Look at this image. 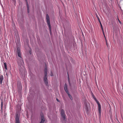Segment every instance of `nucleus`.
Instances as JSON below:
<instances>
[{"instance_id":"f257e3e1","label":"nucleus","mask_w":123,"mask_h":123,"mask_svg":"<svg viewBox=\"0 0 123 123\" xmlns=\"http://www.w3.org/2000/svg\"><path fill=\"white\" fill-rule=\"evenodd\" d=\"M47 67L45 66L44 69V76L43 77V80L45 84L47 86L48 85V82L47 80Z\"/></svg>"},{"instance_id":"f03ea898","label":"nucleus","mask_w":123,"mask_h":123,"mask_svg":"<svg viewBox=\"0 0 123 123\" xmlns=\"http://www.w3.org/2000/svg\"><path fill=\"white\" fill-rule=\"evenodd\" d=\"M21 65H22V67L20 66L19 67V70L21 72V73L22 74L25 71V68L24 67L23 65L24 64V62L23 60H21L20 61H18V63L20 65L21 64Z\"/></svg>"},{"instance_id":"7ed1b4c3","label":"nucleus","mask_w":123,"mask_h":123,"mask_svg":"<svg viewBox=\"0 0 123 123\" xmlns=\"http://www.w3.org/2000/svg\"><path fill=\"white\" fill-rule=\"evenodd\" d=\"M46 18L47 23L49 26L50 31H51V27L50 26L49 21V15L48 14H47L46 15Z\"/></svg>"},{"instance_id":"20e7f679","label":"nucleus","mask_w":123,"mask_h":123,"mask_svg":"<svg viewBox=\"0 0 123 123\" xmlns=\"http://www.w3.org/2000/svg\"><path fill=\"white\" fill-rule=\"evenodd\" d=\"M95 101L97 103L98 106V111L99 113V117L100 118L101 116V106L100 104L98 102L97 100H95Z\"/></svg>"},{"instance_id":"39448f33","label":"nucleus","mask_w":123,"mask_h":123,"mask_svg":"<svg viewBox=\"0 0 123 123\" xmlns=\"http://www.w3.org/2000/svg\"><path fill=\"white\" fill-rule=\"evenodd\" d=\"M61 116L62 118L64 120H66V118L65 117V114L64 111L63 109H62L61 111Z\"/></svg>"},{"instance_id":"423d86ee","label":"nucleus","mask_w":123,"mask_h":123,"mask_svg":"<svg viewBox=\"0 0 123 123\" xmlns=\"http://www.w3.org/2000/svg\"><path fill=\"white\" fill-rule=\"evenodd\" d=\"M85 108L86 111H88L89 110L90 107V104L89 103L87 102L85 103Z\"/></svg>"},{"instance_id":"0eeeda50","label":"nucleus","mask_w":123,"mask_h":123,"mask_svg":"<svg viewBox=\"0 0 123 123\" xmlns=\"http://www.w3.org/2000/svg\"><path fill=\"white\" fill-rule=\"evenodd\" d=\"M19 115L17 113L16 115V123H20L19 121Z\"/></svg>"},{"instance_id":"6e6552de","label":"nucleus","mask_w":123,"mask_h":123,"mask_svg":"<svg viewBox=\"0 0 123 123\" xmlns=\"http://www.w3.org/2000/svg\"><path fill=\"white\" fill-rule=\"evenodd\" d=\"M17 49L18 55V56L20 57V58L21 59V57L19 48L17 47Z\"/></svg>"},{"instance_id":"1a4fd4ad","label":"nucleus","mask_w":123,"mask_h":123,"mask_svg":"<svg viewBox=\"0 0 123 123\" xmlns=\"http://www.w3.org/2000/svg\"><path fill=\"white\" fill-rule=\"evenodd\" d=\"M41 120L40 123H43L45 121V120L43 116V115L41 116Z\"/></svg>"},{"instance_id":"9d476101","label":"nucleus","mask_w":123,"mask_h":123,"mask_svg":"<svg viewBox=\"0 0 123 123\" xmlns=\"http://www.w3.org/2000/svg\"><path fill=\"white\" fill-rule=\"evenodd\" d=\"M17 85L18 88H19L20 90H21L22 88V86L21 84L19 83H18Z\"/></svg>"},{"instance_id":"9b49d317","label":"nucleus","mask_w":123,"mask_h":123,"mask_svg":"<svg viewBox=\"0 0 123 123\" xmlns=\"http://www.w3.org/2000/svg\"><path fill=\"white\" fill-rule=\"evenodd\" d=\"M3 79V76L2 75L0 76V82L1 84H2V81Z\"/></svg>"},{"instance_id":"f8f14e48","label":"nucleus","mask_w":123,"mask_h":123,"mask_svg":"<svg viewBox=\"0 0 123 123\" xmlns=\"http://www.w3.org/2000/svg\"><path fill=\"white\" fill-rule=\"evenodd\" d=\"M64 88L65 90H67V85L66 83H65Z\"/></svg>"},{"instance_id":"ddd939ff","label":"nucleus","mask_w":123,"mask_h":123,"mask_svg":"<svg viewBox=\"0 0 123 123\" xmlns=\"http://www.w3.org/2000/svg\"><path fill=\"white\" fill-rule=\"evenodd\" d=\"M27 12L28 13H29V6L27 2Z\"/></svg>"},{"instance_id":"4468645a","label":"nucleus","mask_w":123,"mask_h":123,"mask_svg":"<svg viewBox=\"0 0 123 123\" xmlns=\"http://www.w3.org/2000/svg\"><path fill=\"white\" fill-rule=\"evenodd\" d=\"M96 17H97V18H98V19L99 21V23H100V26H101V24H101V22L100 21V19L99 18V17H98V15H97V14H96Z\"/></svg>"},{"instance_id":"2eb2a0df","label":"nucleus","mask_w":123,"mask_h":123,"mask_svg":"<svg viewBox=\"0 0 123 123\" xmlns=\"http://www.w3.org/2000/svg\"><path fill=\"white\" fill-rule=\"evenodd\" d=\"M4 67L5 68V69L6 70L7 69V65L6 64V63H4Z\"/></svg>"},{"instance_id":"dca6fc26","label":"nucleus","mask_w":123,"mask_h":123,"mask_svg":"<svg viewBox=\"0 0 123 123\" xmlns=\"http://www.w3.org/2000/svg\"><path fill=\"white\" fill-rule=\"evenodd\" d=\"M68 96H69V97L70 98V99L71 100H72L73 99V98H72V97L71 95H70V94H68Z\"/></svg>"},{"instance_id":"f3484780","label":"nucleus","mask_w":123,"mask_h":123,"mask_svg":"<svg viewBox=\"0 0 123 123\" xmlns=\"http://www.w3.org/2000/svg\"><path fill=\"white\" fill-rule=\"evenodd\" d=\"M3 103L2 101H1V110H2V108L3 107Z\"/></svg>"},{"instance_id":"a211bd4d","label":"nucleus","mask_w":123,"mask_h":123,"mask_svg":"<svg viewBox=\"0 0 123 123\" xmlns=\"http://www.w3.org/2000/svg\"><path fill=\"white\" fill-rule=\"evenodd\" d=\"M101 28L102 29V32H103V34L104 35L105 34H104V30H103V29L102 26V24H101Z\"/></svg>"},{"instance_id":"6ab92c4d","label":"nucleus","mask_w":123,"mask_h":123,"mask_svg":"<svg viewBox=\"0 0 123 123\" xmlns=\"http://www.w3.org/2000/svg\"><path fill=\"white\" fill-rule=\"evenodd\" d=\"M92 97H93L94 99L95 100H96V98L95 97L94 95H93V94L92 93Z\"/></svg>"},{"instance_id":"aec40b11","label":"nucleus","mask_w":123,"mask_h":123,"mask_svg":"<svg viewBox=\"0 0 123 123\" xmlns=\"http://www.w3.org/2000/svg\"><path fill=\"white\" fill-rule=\"evenodd\" d=\"M65 91L66 92V93L68 94H68H69V92H68L67 90H65Z\"/></svg>"},{"instance_id":"412c9836","label":"nucleus","mask_w":123,"mask_h":123,"mask_svg":"<svg viewBox=\"0 0 123 123\" xmlns=\"http://www.w3.org/2000/svg\"><path fill=\"white\" fill-rule=\"evenodd\" d=\"M95 44H96V45H95V47L96 48H98V43H96V42L95 43Z\"/></svg>"},{"instance_id":"4be33fe9","label":"nucleus","mask_w":123,"mask_h":123,"mask_svg":"<svg viewBox=\"0 0 123 123\" xmlns=\"http://www.w3.org/2000/svg\"><path fill=\"white\" fill-rule=\"evenodd\" d=\"M118 20L119 21V22L120 23V24H121V21H120V20H119V19L118 18Z\"/></svg>"},{"instance_id":"5701e85b","label":"nucleus","mask_w":123,"mask_h":123,"mask_svg":"<svg viewBox=\"0 0 123 123\" xmlns=\"http://www.w3.org/2000/svg\"><path fill=\"white\" fill-rule=\"evenodd\" d=\"M51 74L50 75L51 76H52L53 75V74L51 72Z\"/></svg>"},{"instance_id":"b1692460","label":"nucleus","mask_w":123,"mask_h":123,"mask_svg":"<svg viewBox=\"0 0 123 123\" xmlns=\"http://www.w3.org/2000/svg\"><path fill=\"white\" fill-rule=\"evenodd\" d=\"M69 85L70 86H71V84L70 83L69 81Z\"/></svg>"},{"instance_id":"393cba45","label":"nucleus","mask_w":123,"mask_h":123,"mask_svg":"<svg viewBox=\"0 0 123 123\" xmlns=\"http://www.w3.org/2000/svg\"><path fill=\"white\" fill-rule=\"evenodd\" d=\"M56 100L58 102H59V101L58 100V99L57 98H56Z\"/></svg>"},{"instance_id":"a878e982","label":"nucleus","mask_w":123,"mask_h":123,"mask_svg":"<svg viewBox=\"0 0 123 123\" xmlns=\"http://www.w3.org/2000/svg\"><path fill=\"white\" fill-rule=\"evenodd\" d=\"M104 35V37H105V39H106V38H105V35Z\"/></svg>"},{"instance_id":"bb28decb","label":"nucleus","mask_w":123,"mask_h":123,"mask_svg":"<svg viewBox=\"0 0 123 123\" xmlns=\"http://www.w3.org/2000/svg\"><path fill=\"white\" fill-rule=\"evenodd\" d=\"M26 1V2H27V0H25Z\"/></svg>"},{"instance_id":"cd10ccee","label":"nucleus","mask_w":123,"mask_h":123,"mask_svg":"<svg viewBox=\"0 0 123 123\" xmlns=\"http://www.w3.org/2000/svg\"><path fill=\"white\" fill-rule=\"evenodd\" d=\"M106 44L107 45V43H106Z\"/></svg>"}]
</instances>
